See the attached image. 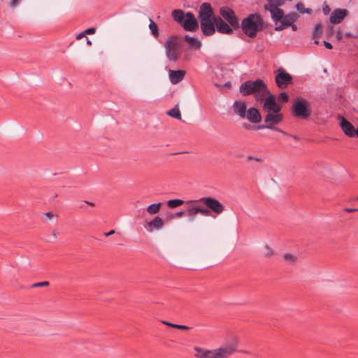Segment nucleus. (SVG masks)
Returning a JSON list of instances; mask_svg holds the SVG:
<instances>
[{"label":"nucleus","instance_id":"26","mask_svg":"<svg viewBox=\"0 0 358 358\" xmlns=\"http://www.w3.org/2000/svg\"><path fill=\"white\" fill-rule=\"evenodd\" d=\"M162 203L160 202L152 203L147 207L146 210L150 215H155L159 212Z\"/></svg>","mask_w":358,"mask_h":358},{"label":"nucleus","instance_id":"3","mask_svg":"<svg viewBox=\"0 0 358 358\" xmlns=\"http://www.w3.org/2000/svg\"><path fill=\"white\" fill-rule=\"evenodd\" d=\"M240 27L247 36L253 38L264 29V21L259 14L250 13L242 20Z\"/></svg>","mask_w":358,"mask_h":358},{"label":"nucleus","instance_id":"5","mask_svg":"<svg viewBox=\"0 0 358 358\" xmlns=\"http://www.w3.org/2000/svg\"><path fill=\"white\" fill-rule=\"evenodd\" d=\"M241 94L247 96L251 94L259 95L269 94V90L266 83L261 79L256 80H247L243 83L239 88Z\"/></svg>","mask_w":358,"mask_h":358},{"label":"nucleus","instance_id":"17","mask_svg":"<svg viewBox=\"0 0 358 358\" xmlns=\"http://www.w3.org/2000/svg\"><path fill=\"white\" fill-rule=\"evenodd\" d=\"M245 118H247L249 122L254 124L259 123L262 121V115L259 110L255 107H250L248 109Z\"/></svg>","mask_w":358,"mask_h":358},{"label":"nucleus","instance_id":"32","mask_svg":"<svg viewBox=\"0 0 358 358\" xmlns=\"http://www.w3.org/2000/svg\"><path fill=\"white\" fill-rule=\"evenodd\" d=\"M334 34V26L332 24L328 25L326 32H325L326 38L327 39H330L333 36Z\"/></svg>","mask_w":358,"mask_h":358},{"label":"nucleus","instance_id":"16","mask_svg":"<svg viewBox=\"0 0 358 358\" xmlns=\"http://www.w3.org/2000/svg\"><path fill=\"white\" fill-rule=\"evenodd\" d=\"M215 20L200 22L201 29L204 36H212L215 33Z\"/></svg>","mask_w":358,"mask_h":358},{"label":"nucleus","instance_id":"34","mask_svg":"<svg viewBox=\"0 0 358 358\" xmlns=\"http://www.w3.org/2000/svg\"><path fill=\"white\" fill-rule=\"evenodd\" d=\"M289 100V96L287 92H281L278 96V101L282 103H286Z\"/></svg>","mask_w":358,"mask_h":358},{"label":"nucleus","instance_id":"10","mask_svg":"<svg viewBox=\"0 0 358 358\" xmlns=\"http://www.w3.org/2000/svg\"><path fill=\"white\" fill-rule=\"evenodd\" d=\"M219 12L222 16L221 17L225 22H228L234 30L240 28L238 18L232 8L228 6H224L220 8Z\"/></svg>","mask_w":358,"mask_h":358},{"label":"nucleus","instance_id":"37","mask_svg":"<svg viewBox=\"0 0 358 358\" xmlns=\"http://www.w3.org/2000/svg\"><path fill=\"white\" fill-rule=\"evenodd\" d=\"M322 11H323L324 15H325L329 14L331 12V8L326 1H324L323 3Z\"/></svg>","mask_w":358,"mask_h":358},{"label":"nucleus","instance_id":"38","mask_svg":"<svg viewBox=\"0 0 358 358\" xmlns=\"http://www.w3.org/2000/svg\"><path fill=\"white\" fill-rule=\"evenodd\" d=\"M50 285V282L48 281H43L39 282H36L33 284L31 287H46Z\"/></svg>","mask_w":358,"mask_h":358},{"label":"nucleus","instance_id":"41","mask_svg":"<svg viewBox=\"0 0 358 358\" xmlns=\"http://www.w3.org/2000/svg\"><path fill=\"white\" fill-rule=\"evenodd\" d=\"M96 32V28L90 27L84 31V34H94Z\"/></svg>","mask_w":358,"mask_h":358},{"label":"nucleus","instance_id":"36","mask_svg":"<svg viewBox=\"0 0 358 358\" xmlns=\"http://www.w3.org/2000/svg\"><path fill=\"white\" fill-rule=\"evenodd\" d=\"M185 214V212L183 211H178V212H176V213H171L170 215H168V218L169 219H174V218H176V217H181L184 215Z\"/></svg>","mask_w":358,"mask_h":358},{"label":"nucleus","instance_id":"48","mask_svg":"<svg viewBox=\"0 0 358 358\" xmlns=\"http://www.w3.org/2000/svg\"><path fill=\"white\" fill-rule=\"evenodd\" d=\"M86 36L85 34H84V31L80 33L77 36H76V39L79 40V39H81L82 38L85 37Z\"/></svg>","mask_w":358,"mask_h":358},{"label":"nucleus","instance_id":"18","mask_svg":"<svg viewBox=\"0 0 358 358\" xmlns=\"http://www.w3.org/2000/svg\"><path fill=\"white\" fill-rule=\"evenodd\" d=\"M198 213H201L205 216H211L210 211L201 206H190L187 210V215L192 217V220L194 219V216Z\"/></svg>","mask_w":358,"mask_h":358},{"label":"nucleus","instance_id":"35","mask_svg":"<svg viewBox=\"0 0 358 358\" xmlns=\"http://www.w3.org/2000/svg\"><path fill=\"white\" fill-rule=\"evenodd\" d=\"M264 256L270 257L274 255V251L267 245L264 246Z\"/></svg>","mask_w":358,"mask_h":358},{"label":"nucleus","instance_id":"51","mask_svg":"<svg viewBox=\"0 0 358 358\" xmlns=\"http://www.w3.org/2000/svg\"><path fill=\"white\" fill-rule=\"evenodd\" d=\"M52 235H53V236H54L55 238H57V231H55H55H53V232H52Z\"/></svg>","mask_w":358,"mask_h":358},{"label":"nucleus","instance_id":"55","mask_svg":"<svg viewBox=\"0 0 358 358\" xmlns=\"http://www.w3.org/2000/svg\"><path fill=\"white\" fill-rule=\"evenodd\" d=\"M244 353L248 354L249 352L248 351H243Z\"/></svg>","mask_w":358,"mask_h":358},{"label":"nucleus","instance_id":"12","mask_svg":"<svg viewBox=\"0 0 358 358\" xmlns=\"http://www.w3.org/2000/svg\"><path fill=\"white\" fill-rule=\"evenodd\" d=\"M217 17L210 3L205 2L201 5L198 16L200 22L214 20Z\"/></svg>","mask_w":358,"mask_h":358},{"label":"nucleus","instance_id":"27","mask_svg":"<svg viewBox=\"0 0 358 358\" xmlns=\"http://www.w3.org/2000/svg\"><path fill=\"white\" fill-rule=\"evenodd\" d=\"M149 29L152 34V36L155 37V38H158L159 37V28H158V26L157 24L152 20L150 18V24H149Z\"/></svg>","mask_w":358,"mask_h":358},{"label":"nucleus","instance_id":"8","mask_svg":"<svg viewBox=\"0 0 358 358\" xmlns=\"http://www.w3.org/2000/svg\"><path fill=\"white\" fill-rule=\"evenodd\" d=\"M193 202H199L203 204L206 207V208L210 211L211 214L213 212L217 215H220L224 210V206L223 204L220 203L217 199L213 197H202L196 201H188L187 203H189Z\"/></svg>","mask_w":358,"mask_h":358},{"label":"nucleus","instance_id":"13","mask_svg":"<svg viewBox=\"0 0 358 358\" xmlns=\"http://www.w3.org/2000/svg\"><path fill=\"white\" fill-rule=\"evenodd\" d=\"M338 120H339V126L343 133L350 138L355 137L356 128L354 125L341 115H338Z\"/></svg>","mask_w":358,"mask_h":358},{"label":"nucleus","instance_id":"31","mask_svg":"<svg viewBox=\"0 0 358 358\" xmlns=\"http://www.w3.org/2000/svg\"><path fill=\"white\" fill-rule=\"evenodd\" d=\"M243 127L247 130H259L263 129L262 124L252 125L247 122L243 124Z\"/></svg>","mask_w":358,"mask_h":358},{"label":"nucleus","instance_id":"15","mask_svg":"<svg viewBox=\"0 0 358 358\" xmlns=\"http://www.w3.org/2000/svg\"><path fill=\"white\" fill-rule=\"evenodd\" d=\"M349 12L345 8H336L333 10L329 17V22L332 24H340L348 15Z\"/></svg>","mask_w":358,"mask_h":358},{"label":"nucleus","instance_id":"56","mask_svg":"<svg viewBox=\"0 0 358 358\" xmlns=\"http://www.w3.org/2000/svg\"><path fill=\"white\" fill-rule=\"evenodd\" d=\"M148 231H152V229H148Z\"/></svg>","mask_w":358,"mask_h":358},{"label":"nucleus","instance_id":"19","mask_svg":"<svg viewBox=\"0 0 358 358\" xmlns=\"http://www.w3.org/2000/svg\"><path fill=\"white\" fill-rule=\"evenodd\" d=\"M164 47L166 52H169V55H170L171 50L179 49L180 47L179 36L178 35H172L169 36L164 44Z\"/></svg>","mask_w":358,"mask_h":358},{"label":"nucleus","instance_id":"45","mask_svg":"<svg viewBox=\"0 0 358 358\" xmlns=\"http://www.w3.org/2000/svg\"><path fill=\"white\" fill-rule=\"evenodd\" d=\"M344 211L347 212V213H354V212H357L358 208H344Z\"/></svg>","mask_w":358,"mask_h":358},{"label":"nucleus","instance_id":"22","mask_svg":"<svg viewBox=\"0 0 358 358\" xmlns=\"http://www.w3.org/2000/svg\"><path fill=\"white\" fill-rule=\"evenodd\" d=\"M323 32V28L322 23H317L312 31V38L315 40L314 43L316 45L319 44V41L317 40L320 38Z\"/></svg>","mask_w":358,"mask_h":358},{"label":"nucleus","instance_id":"46","mask_svg":"<svg viewBox=\"0 0 358 358\" xmlns=\"http://www.w3.org/2000/svg\"><path fill=\"white\" fill-rule=\"evenodd\" d=\"M162 323L164 324L166 326H169V327H173V328H174V326H176V324L171 323V322H166V321H162Z\"/></svg>","mask_w":358,"mask_h":358},{"label":"nucleus","instance_id":"21","mask_svg":"<svg viewBox=\"0 0 358 358\" xmlns=\"http://www.w3.org/2000/svg\"><path fill=\"white\" fill-rule=\"evenodd\" d=\"M234 111L241 118H245V115L247 112L246 104L241 101H235L233 103Z\"/></svg>","mask_w":358,"mask_h":358},{"label":"nucleus","instance_id":"40","mask_svg":"<svg viewBox=\"0 0 358 358\" xmlns=\"http://www.w3.org/2000/svg\"><path fill=\"white\" fill-rule=\"evenodd\" d=\"M175 329H180V330H189L190 329V327L186 325L182 324H176V326H174Z\"/></svg>","mask_w":358,"mask_h":358},{"label":"nucleus","instance_id":"30","mask_svg":"<svg viewBox=\"0 0 358 358\" xmlns=\"http://www.w3.org/2000/svg\"><path fill=\"white\" fill-rule=\"evenodd\" d=\"M296 8L297 11L299 13H307V14H311L312 13V9L311 8H306L304 7V5L301 2H299L296 5Z\"/></svg>","mask_w":358,"mask_h":358},{"label":"nucleus","instance_id":"9","mask_svg":"<svg viewBox=\"0 0 358 358\" xmlns=\"http://www.w3.org/2000/svg\"><path fill=\"white\" fill-rule=\"evenodd\" d=\"M283 120L282 114L280 113H267V115L264 117V124H262L263 129H268L273 131H276L280 133H284V131L275 127V125L280 123Z\"/></svg>","mask_w":358,"mask_h":358},{"label":"nucleus","instance_id":"25","mask_svg":"<svg viewBox=\"0 0 358 358\" xmlns=\"http://www.w3.org/2000/svg\"><path fill=\"white\" fill-rule=\"evenodd\" d=\"M166 114L169 116L176 118L177 120H181L182 118L181 113L178 104L176 105L172 109L168 110L166 112Z\"/></svg>","mask_w":358,"mask_h":358},{"label":"nucleus","instance_id":"53","mask_svg":"<svg viewBox=\"0 0 358 358\" xmlns=\"http://www.w3.org/2000/svg\"><path fill=\"white\" fill-rule=\"evenodd\" d=\"M87 44L89 45H92L91 41H90L88 38L87 39Z\"/></svg>","mask_w":358,"mask_h":358},{"label":"nucleus","instance_id":"1","mask_svg":"<svg viewBox=\"0 0 358 358\" xmlns=\"http://www.w3.org/2000/svg\"><path fill=\"white\" fill-rule=\"evenodd\" d=\"M266 1V3L264 6V8L270 12L271 19L276 25L274 28L275 31H279L287 29L298 20L299 16L296 12H291L285 15L284 10L280 8L284 5L283 0Z\"/></svg>","mask_w":358,"mask_h":358},{"label":"nucleus","instance_id":"6","mask_svg":"<svg viewBox=\"0 0 358 358\" xmlns=\"http://www.w3.org/2000/svg\"><path fill=\"white\" fill-rule=\"evenodd\" d=\"M290 110L294 117L301 120L308 119L312 113L310 103L303 98L294 99Z\"/></svg>","mask_w":358,"mask_h":358},{"label":"nucleus","instance_id":"47","mask_svg":"<svg viewBox=\"0 0 358 358\" xmlns=\"http://www.w3.org/2000/svg\"><path fill=\"white\" fill-rule=\"evenodd\" d=\"M44 215L49 220H51L54 217V215H53V213L52 212H48V213H45Z\"/></svg>","mask_w":358,"mask_h":358},{"label":"nucleus","instance_id":"2","mask_svg":"<svg viewBox=\"0 0 358 358\" xmlns=\"http://www.w3.org/2000/svg\"><path fill=\"white\" fill-rule=\"evenodd\" d=\"M238 341L236 339L231 344L225 345L215 350H206L199 347H194L197 358H227L236 351Z\"/></svg>","mask_w":358,"mask_h":358},{"label":"nucleus","instance_id":"29","mask_svg":"<svg viewBox=\"0 0 358 358\" xmlns=\"http://www.w3.org/2000/svg\"><path fill=\"white\" fill-rule=\"evenodd\" d=\"M185 201L180 199H171L167 201V206L170 208H175L176 207H178L182 204H184Z\"/></svg>","mask_w":358,"mask_h":358},{"label":"nucleus","instance_id":"57","mask_svg":"<svg viewBox=\"0 0 358 358\" xmlns=\"http://www.w3.org/2000/svg\"><path fill=\"white\" fill-rule=\"evenodd\" d=\"M357 201H358V197H357Z\"/></svg>","mask_w":358,"mask_h":358},{"label":"nucleus","instance_id":"20","mask_svg":"<svg viewBox=\"0 0 358 358\" xmlns=\"http://www.w3.org/2000/svg\"><path fill=\"white\" fill-rule=\"evenodd\" d=\"M185 71L183 70H171L169 71V76L172 84L176 85L180 83L184 78Z\"/></svg>","mask_w":358,"mask_h":358},{"label":"nucleus","instance_id":"42","mask_svg":"<svg viewBox=\"0 0 358 358\" xmlns=\"http://www.w3.org/2000/svg\"><path fill=\"white\" fill-rule=\"evenodd\" d=\"M343 35L342 31L339 29L336 31V40L341 41L343 39Z\"/></svg>","mask_w":358,"mask_h":358},{"label":"nucleus","instance_id":"39","mask_svg":"<svg viewBox=\"0 0 358 358\" xmlns=\"http://www.w3.org/2000/svg\"><path fill=\"white\" fill-rule=\"evenodd\" d=\"M255 161V162H263V159L262 158H259V157H254V156H252V155H249L247 157V161L249 162V161Z\"/></svg>","mask_w":358,"mask_h":358},{"label":"nucleus","instance_id":"28","mask_svg":"<svg viewBox=\"0 0 358 358\" xmlns=\"http://www.w3.org/2000/svg\"><path fill=\"white\" fill-rule=\"evenodd\" d=\"M178 49H172L170 51V55H169V52H166V55L168 59L171 62H176L179 59V54L178 52Z\"/></svg>","mask_w":358,"mask_h":358},{"label":"nucleus","instance_id":"44","mask_svg":"<svg viewBox=\"0 0 358 358\" xmlns=\"http://www.w3.org/2000/svg\"><path fill=\"white\" fill-rule=\"evenodd\" d=\"M323 44L325 46V48L329 49V50H331L333 48V46H332L331 43H330L328 41H323Z\"/></svg>","mask_w":358,"mask_h":358},{"label":"nucleus","instance_id":"33","mask_svg":"<svg viewBox=\"0 0 358 358\" xmlns=\"http://www.w3.org/2000/svg\"><path fill=\"white\" fill-rule=\"evenodd\" d=\"M283 258L286 262H287L290 264L294 263L295 261L296 260V257L289 253L285 254L283 256Z\"/></svg>","mask_w":358,"mask_h":358},{"label":"nucleus","instance_id":"23","mask_svg":"<svg viewBox=\"0 0 358 358\" xmlns=\"http://www.w3.org/2000/svg\"><path fill=\"white\" fill-rule=\"evenodd\" d=\"M184 40L188 43L189 48L199 49L201 46V43L200 41L194 37L189 36V35H185Z\"/></svg>","mask_w":358,"mask_h":358},{"label":"nucleus","instance_id":"49","mask_svg":"<svg viewBox=\"0 0 358 358\" xmlns=\"http://www.w3.org/2000/svg\"><path fill=\"white\" fill-rule=\"evenodd\" d=\"M115 230L112 229V230H110V231H108V232H107V233H105V234H104V236H106V237H108V236H111V235L114 234H115Z\"/></svg>","mask_w":358,"mask_h":358},{"label":"nucleus","instance_id":"50","mask_svg":"<svg viewBox=\"0 0 358 358\" xmlns=\"http://www.w3.org/2000/svg\"><path fill=\"white\" fill-rule=\"evenodd\" d=\"M293 31L297 30V26L294 24V23H292V25L289 26Z\"/></svg>","mask_w":358,"mask_h":358},{"label":"nucleus","instance_id":"52","mask_svg":"<svg viewBox=\"0 0 358 358\" xmlns=\"http://www.w3.org/2000/svg\"><path fill=\"white\" fill-rule=\"evenodd\" d=\"M85 203H86L87 204L90 205V206H94V203H92V202L85 201Z\"/></svg>","mask_w":358,"mask_h":358},{"label":"nucleus","instance_id":"4","mask_svg":"<svg viewBox=\"0 0 358 358\" xmlns=\"http://www.w3.org/2000/svg\"><path fill=\"white\" fill-rule=\"evenodd\" d=\"M171 15L173 19L187 31L194 32L199 29L198 21L190 11L185 13L181 9H175L172 11Z\"/></svg>","mask_w":358,"mask_h":358},{"label":"nucleus","instance_id":"43","mask_svg":"<svg viewBox=\"0 0 358 358\" xmlns=\"http://www.w3.org/2000/svg\"><path fill=\"white\" fill-rule=\"evenodd\" d=\"M20 0H10V3H9V6L11 7V8H15L17 6L18 2L20 1Z\"/></svg>","mask_w":358,"mask_h":358},{"label":"nucleus","instance_id":"24","mask_svg":"<svg viewBox=\"0 0 358 358\" xmlns=\"http://www.w3.org/2000/svg\"><path fill=\"white\" fill-rule=\"evenodd\" d=\"M147 226L159 229L164 226V221L160 217L156 216L152 220L147 223Z\"/></svg>","mask_w":358,"mask_h":358},{"label":"nucleus","instance_id":"11","mask_svg":"<svg viewBox=\"0 0 358 358\" xmlns=\"http://www.w3.org/2000/svg\"><path fill=\"white\" fill-rule=\"evenodd\" d=\"M293 78L282 67H280L276 71L275 81L276 85L280 89L286 88L288 85L292 83Z\"/></svg>","mask_w":358,"mask_h":358},{"label":"nucleus","instance_id":"14","mask_svg":"<svg viewBox=\"0 0 358 358\" xmlns=\"http://www.w3.org/2000/svg\"><path fill=\"white\" fill-rule=\"evenodd\" d=\"M215 20V28L219 33L227 35H231L234 33V29L232 28L230 24L225 22L221 17L217 16Z\"/></svg>","mask_w":358,"mask_h":358},{"label":"nucleus","instance_id":"7","mask_svg":"<svg viewBox=\"0 0 358 358\" xmlns=\"http://www.w3.org/2000/svg\"><path fill=\"white\" fill-rule=\"evenodd\" d=\"M255 99L258 101H264L263 109L267 113H280L282 106L276 103L275 97L271 94L269 91V94H259L255 96Z\"/></svg>","mask_w":358,"mask_h":358},{"label":"nucleus","instance_id":"54","mask_svg":"<svg viewBox=\"0 0 358 358\" xmlns=\"http://www.w3.org/2000/svg\"><path fill=\"white\" fill-rule=\"evenodd\" d=\"M355 136H356V137H358V125H357V127L356 128V134H355Z\"/></svg>","mask_w":358,"mask_h":358}]
</instances>
